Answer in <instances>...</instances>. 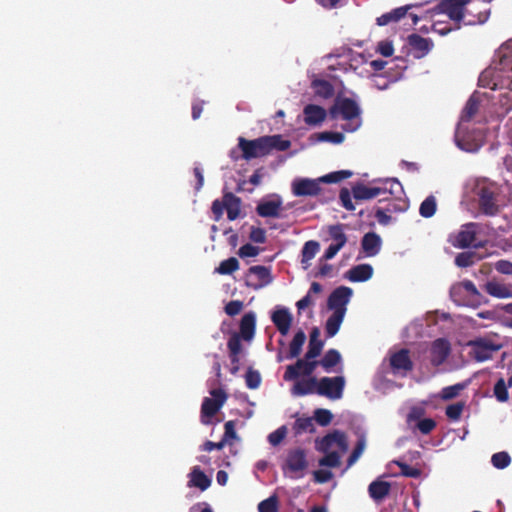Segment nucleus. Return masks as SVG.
Instances as JSON below:
<instances>
[{
	"instance_id": "nucleus-51",
	"label": "nucleus",
	"mask_w": 512,
	"mask_h": 512,
	"mask_svg": "<svg viewBox=\"0 0 512 512\" xmlns=\"http://www.w3.org/2000/svg\"><path fill=\"white\" fill-rule=\"evenodd\" d=\"M491 462L494 467L504 469L510 464L511 458L507 452H498L493 454Z\"/></svg>"
},
{
	"instance_id": "nucleus-59",
	"label": "nucleus",
	"mask_w": 512,
	"mask_h": 512,
	"mask_svg": "<svg viewBox=\"0 0 512 512\" xmlns=\"http://www.w3.org/2000/svg\"><path fill=\"white\" fill-rule=\"evenodd\" d=\"M249 238L254 243L263 244L266 242V231L260 227H252Z\"/></svg>"
},
{
	"instance_id": "nucleus-4",
	"label": "nucleus",
	"mask_w": 512,
	"mask_h": 512,
	"mask_svg": "<svg viewBox=\"0 0 512 512\" xmlns=\"http://www.w3.org/2000/svg\"><path fill=\"white\" fill-rule=\"evenodd\" d=\"M328 114L332 120L341 117L347 121L342 126V129L346 132H355L361 126V109L357 102L351 98H337L329 108Z\"/></svg>"
},
{
	"instance_id": "nucleus-53",
	"label": "nucleus",
	"mask_w": 512,
	"mask_h": 512,
	"mask_svg": "<svg viewBox=\"0 0 512 512\" xmlns=\"http://www.w3.org/2000/svg\"><path fill=\"white\" fill-rule=\"evenodd\" d=\"M259 512H278V501L275 496H271L258 505Z\"/></svg>"
},
{
	"instance_id": "nucleus-36",
	"label": "nucleus",
	"mask_w": 512,
	"mask_h": 512,
	"mask_svg": "<svg viewBox=\"0 0 512 512\" xmlns=\"http://www.w3.org/2000/svg\"><path fill=\"white\" fill-rule=\"evenodd\" d=\"M485 291L496 298H509L512 296V291L509 287L504 284L489 281L485 284Z\"/></svg>"
},
{
	"instance_id": "nucleus-26",
	"label": "nucleus",
	"mask_w": 512,
	"mask_h": 512,
	"mask_svg": "<svg viewBox=\"0 0 512 512\" xmlns=\"http://www.w3.org/2000/svg\"><path fill=\"white\" fill-rule=\"evenodd\" d=\"M361 247L366 256L373 257L377 255L381 248V238L374 232L366 233L361 240Z\"/></svg>"
},
{
	"instance_id": "nucleus-45",
	"label": "nucleus",
	"mask_w": 512,
	"mask_h": 512,
	"mask_svg": "<svg viewBox=\"0 0 512 512\" xmlns=\"http://www.w3.org/2000/svg\"><path fill=\"white\" fill-rule=\"evenodd\" d=\"M352 175L353 172L350 170H339L320 177V181L322 183H338L344 179L350 178Z\"/></svg>"
},
{
	"instance_id": "nucleus-62",
	"label": "nucleus",
	"mask_w": 512,
	"mask_h": 512,
	"mask_svg": "<svg viewBox=\"0 0 512 512\" xmlns=\"http://www.w3.org/2000/svg\"><path fill=\"white\" fill-rule=\"evenodd\" d=\"M435 427L436 422L431 418L422 419L417 423V428L424 435L429 434Z\"/></svg>"
},
{
	"instance_id": "nucleus-21",
	"label": "nucleus",
	"mask_w": 512,
	"mask_h": 512,
	"mask_svg": "<svg viewBox=\"0 0 512 512\" xmlns=\"http://www.w3.org/2000/svg\"><path fill=\"white\" fill-rule=\"evenodd\" d=\"M408 44L414 51L416 58H422L426 56L433 48L432 40L424 38L418 34H411L408 36Z\"/></svg>"
},
{
	"instance_id": "nucleus-41",
	"label": "nucleus",
	"mask_w": 512,
	"mask_h": 512,
	"mask_svg": "<svg viewBox=\"0 0 512 512\" xmlns=\"http://www.w3.org/2000/svg\"><path fill=\"white\" fill-rule=\"evenodd\" d=\"M508 382L506 383L503 378H499L493 387V395L498 402L505 403L509 400Z\"/></svg>"
},
{
	"instance_id": "nucleus-2",
	"label": "nucleus",
	"mask_w": 512,
	"mask_h": 512,
	"mask_svg": "<svg viewBox=\"0 0 512 512\" xmlns=\"http://www.w3.org/2000/svg\"><path fill=\"white\" fill-rule=\"evenodd\" d=\"M501 53L496 70L483 71L479 77V84L483 87H490L492 90L506 88L512 91V76H508L506 80H500L501 73L512 72V42H509Z\"/></svg>"
},
{
	"instance_id": "nucleus-13",
	"label": "nucleus",
	"mask_w": 512,
	"mask_h": 512,
	"mask_svg": "<svg viewBox=\"0 0 512 512\" xmlns=\"http://www.w3.org/2000/svg\"><path fill=\"white\" fill-rule=\"evenodd\" d=\"M271 281L272 277L270 269L262 265H256L249 268L245 284L246 286L257 290L268 285Z\"/></svg>"
},
{
	"instance_id": "nucleus-33",
	"label": "nucleus",
	"mask_w": 512,
	"mask_h": 512,
	"mask_svg": "<svg viewBox=\"0 0 512 512\" xmlns=\"http://www.w3.org/2000/svg\"><path fill=\"white\" fill-rule=\"evenodd\" d=\"M344 229L345 225L341 223L330 225L327 228L328 235L333 240L332 244L338 246L339 249H342L348 240Z\"/></svg>"
},
{
	"instance_id": "nucleus-37",
	"label": "nucleus",
	"mask_w": 512,
	"mask_h": 512,
	"mask_svg": "<svg viewBox=\"0 0 512 512\" xmlns=\"http://www.w3.org/2000/svg\"><path fill=\"white\" fill-rule=\"evenodd\" d=\"M306 341V334L303 330H299L295 333L292 341L289 344V353L287 355L288 359L297 358L301 352L302 347Z\"/></svg>"
},
{
	"instance_id": "nucleus-38",
	"label": "nucleus",
	"mask_w": 512,
	"mask_h": 512,
	"mask_svg": "<svg viewBox=\"0 0 512 512\" xmlns=\"http://www.w3.org/2000/svg\"><path fill=\"white\" fill-rule=\"evenodd\" d=\"M312 88L317 96L324 99H329L334 95V87L327 80L316 79L312 81Z\"/></svg>"
},
{
	"instance_id": "nucleus-19",
	"label": "nucleus",
	"mask_w": 512,
	"mask_h": 512,
	"mask_svg": "<svg viewBox=\"0 0 512 512\" xmlns=\"http://www.w3.org/2000/svg\"><path fill=\"white\" fill-rule=\"evenodd\" d=\"M476 224L469 223L463 226V228L455 236V240L452 242L454 247L465 249L474 244L476 240Z\"/></svg>"
},
{
	"instance_id": "nucleus-10",
	"label": "nucleus",
	"mask_w": 512,
	"mask_h": 512,
	"mask_svg": "<svg viewBox=\"0 0 512 512\" xmlns=\"http://www.w3.org/2000/svg\"><path fill=\"white\" fill-rule=\"evenodd\" d=\"M479 207L480 210L488 216H494L499 212L497 198L499 189L495 184L483 185L479 188Z\"/></svg>"
},
{
	"instance_id": "nucleus-7",
	"label": "nucleus",
	"mask_w": 512,
	"mask_h": 512,
	"mask_svg": "<svg viewBox=\"0 0 512 512\" xmlns=\"http://www.w3.org/2000/svg\"><path fill=\"white\" fill-rule=\"evenodd\" d=\"M471 350L469 355L477 362L492 359L493 355L502 348V344L496 343L490 337H476L466 343Z\"/></svg>"
},
{
	"instance_id": "nucleus-11",
	"label": "nucleus",
	"mask_w": 512,
	"mask_h": 512,
	"mask_svg": "<svg viewBox=\"0 0 512 512\" xmlns=\"http://www.w3.org/2000/svg\"><path fill=\"white\" fill-rule=\"evenodd\" d=\"M344 388L345 378L343 376L322 377L318 381L316 393L320 396L337 400L343 396Z\"/></svg>"
},
{
	"instance_id": "nucleus-49",
	"label": "nucleus",
	"mask_w": 512,
	"mask_h": 512,
	"mask_svg": "<svg viewBox=\"0 0 512 512\" xmlns=\"http://www.w3.org/2000/svg\"><path fill=\"white\" fill-rule=\"evenodd\" d=\"M333 414L330 410L324 408H318L314 411V420L320 426H327L331 423Z\"/></svg>"
},
{
	"instance_id": "nucleus-30",
	"label": "nucleus",
	"mask_w": 512,
	"mask_h": 512,
	"mask_svg": "<svg viewBox=\"0 0 512 512\" xmlns=\"http://www.w3.org/2000/svg\"><path fill=\"white\" fill-rule=\"evenodd\" d=\"M411 5H406L402 7H398L393 9L392 11L382 14L376 19V23L379 26H385L391 22H398L404 16L407 15L408 10L411 8Z\"/></svg>"
},
{
	"instance_id": "nucleus-23",
	"label": "nucleus",
	"mask_w": 512,
	"mask_h": 512,
	"mask_svg": "<svg viewBox=\"0 0 512 512\" xmlns=\"http://www.w3.org/2000/svg\"><path fill=\"white\" fill-rule=\"evenodd\" d=\"M318 381L319 380L316 377H308L297 380L291 389V393L294 396H305L316 393Z\"/></svg>"
},
{
	"instance_id": "nucleus-17",
	"label": "nucleus",
	"mask_w": 512,
	"mask_h": 512,
	"mask_svg": "<svg viewBox=\"0 0 512 512\" xmlns=\"http://www.w3.org/2000/svg\"><path fill=\"white\" fill-rule=\"evenodd\" d=\"M451 352V345L445 338H438L433 341L430 349V361L434 367H439L448 358Z\"/></svg>"
},
{
	"instance_id": "nucleus-40",
	"label": "nucleus",
	"mask_w": 512,
	"mask_h": 512,
	"mask_svg": "<svg viewBox=\"0 0 512 512\" xmlns=\"http://www.w3.org/2000/svg\"><path fill=\"white\" fill-rule=\"evenodd\" d=\"M293 430L295 435H300L302 433H314L315 426L313 423V418L311 417H300L297 418L293 424Z\"/></svg>"
},
{
	"instance_id": "nucleus-27",
	"label": "nucleus",
	"mask_w": 512,
	"mask_h": 512,
	"mask_svg": "<svg viewBox=\"0 0 512 512\" xmlns=\"http://www.w3.org/2000/svg\"><path fill=\"white\" fill-rule=\"evenodd\" d=\"M373 275V267L370 264H359L346 272V278L351 282H365Z\"/></svg>"
},
{
	"instance_id": "nucleus-1",
	"label": "nucleus",
	"mask_w": 512,
	"mask_h": 512,
	"mask_svg": "<svg viewBox=\"0 0 512 512\" xmlns=\"http://www.w3.org/2000/svg\"><path fill=\"white\" fill-rule=\"evenodd\" d=\"M290 146L291 142L283 139L281 135L262 136L253 140L244 137L238 138V147L242 151V158L247 161L264 157L273 150L286 151Z\"/></svg>"
},
{
	"instance_id": "nucleus-57",
	"label": "nucleus",
	"mask_w": 512,
	"mask_h": 512,
	"mask_svg": "<svg viewBox=\"0 0 512 512\" xmlns=\"http://www.w3.org/2000/svg\"><path fill=\"white\" fill-rule=\"evenodd\" d=\"M286 434H287V428L285 426H281L269 434L268 441L271 445L277 446L284 440V438L286 437Z\"/></svg>"
},
{
	"instance_id": "nucleus-34",
	"label": "nucleus",
	"mask_w": 512,
	"mask_h": 512,
	"mask_svg": "<svg viewBox=\"0 0 512 512\" xmlns=\"http://www.w3.org/2000/svg\"><path fill=\"white\" fill-rule=\"evenodd\" d=\"M344 317L345 314L342 309L332 313V315L327 319L325 325V332L327 337H334L338 333Z\"/></svg>"
},
{
	"instance_id": "nucleus-16",
	"label": "nucleus",
	"mask_w": 512,
	"mask_h": 512,
	"mask_svg": "<svg viewBox=\"0 0 512 512\" xmlns=\"http://www.w3.org/2000/svg\"><path fill=\"white\" fill-rule=\"evenodd\" d=\"M319 179L300 178L292 182V192L295 196H317L321 192Z\"/></svg>"
},
{
	"instance_id": "nucleus-50",
	"label": "nucleus",
	"mask_w": 512,
	"mask_h": 512,
	"mask_svg": "<svg viewBox=\"0 0 512 512\" xmlns=\"http://www.w3.org/2000/svg\"><path fill=\"white\" fill-rule=\"evenodd\" d=\"M476 254L474 252H462L455 257V264L458 267H470L474 264Z\"/></svg>"
},
{
	"instance_id": "nucleus-15",
	"label": "nucleus",
	"mask_w": 512,
	"mask_h": 512,
	"mask_svg": "<svg viewBox=\"0 0 512 512\" xmlns=\"http://www.w3.org/2000/svg\"><path fill=\"white\" fill-rule=\"evenodd\" d=\"M352 289L347 286H340L332 291L327 300V306L330 310L342 311L346 313V306L352 296Z\"/></svg>"
},
{
	"instance_id": "nucleus-58",
	"label": "nucleus",
	"mask_w": 512,
	"mask_h": 512,
	"mask_svg": "<svg viewBox=\"0 0 512 512\" xmlns=\"http://www.w3.org/2000/svg\"><path fill=\"white\" fill-rule=\"evenodd\" d=\"M339 199L341 205L348 211H354L355 205L352 202L351 193L347 188H342L340 190Z\"/></svg>"
},
{
	"instance_id": "nucleus-63",
	"label": "nucleus",
	"mask_w": 512,
	"mask_h": 512,
	"mask_svg": "<svg viewBox=\"0 0 512 512\" xmlns=\"http://www.w3.org/2000/svg\"><path fill=\"white\" fill-rule=\"evenodd\" d=\"M375 217H376L377 221L379 222V224H381L383 226L390 224V222L392 220L390 213L388 211H386V209L384 207H377L375 209Z\"/></svg>"
},
{
	"instance_id": "nucleus-18",
	"label": "nucleus",
	"mask_w": 512,
	"mask_h": 512,
	"mask_svg": "<svg viewBox=\"0 0 512 512\" xmlns=\"http://www.w3.org/2000/svg\"><path fill=\"white\" fill-rule=\"evenodd\" d=\"M390 366L395 373L400 371L405 373L412 371L413 362L410 358L409 350L402 348L399 351L392 353L390 356Z\"/></svg>"
},
{
	"instance_id": "nucleus-9",
	"label": "nucleus",
	"mask_w": 512,
	"mask_h": 512,
	"mask_svg": "<svg viewBox=\"0 0 512 512\" xmlns=\"http://www.w3.org/2000/svg\"><path fill=\"white\" fill-rule=\"evenodd\" d=\"M308 467L306 451L302 448L289 450L282 466L284 473H290V477L300 478Z\"/></svg>"
},
{
	"instance_id": "nucleus-28",
	"label": "nucleus",
	"mask_w": 512,
	"mask_h": 512,
	"mask_svg": "<svg viewBox=\"0 0 512 512\" xmlns=\"http://www.w3.org/2000/svg\"><path fill=\"white\" fill-rule=\"evenodd\" d=\"M256 327V316L253 312H248L243 315L240 321V337L245 341L253 339Z\"/></svg>"
},
{
	"instance_id": "nucleus-25",
	"label": "nucleus",
	"mask_w": 512,
	"mask_h": 512,
	"mask_svg": "<svg viewBox=\"0 0 512 512\" xmlns=\"http://www.w3.org/2000/svg\"><path fill=\"white\" fill-rule=\"evenodd\" d=\"M384 197L379 199V202H387V205L384 207L386 211H388L390 214L392 213H400L404 212L408 209L409 203L406 199L400 197V194H383Z\"/></svg>"
},
{
	"instance_id": "nucleus-6",
	"label": "nucleus",
	"mask_w": 512,
	"mask_h": 512,
	"mask_svg": "<svg viewBox=\"0 0 512 512\" xmlns=\"http://www.w3.org/2000/svg\"><path fill=\"white\" fill-rule=\"evenodd\" d=\"M352 194L355 200H370L379 197L383 194H403L401 183L393 178L387 179L383 182L382 186H366L362 183H357L352 187Z\"/></svg>"
},
{
	"instance_id": "nucleus-47",
	"label": "nucleus",
	"mask_w": 512,
	"mask_h": 512,
	"mask_svg": "<svg viewBox=\"0 0 512 512\" xmlns=\"http://www.w3.org/2000/svg\"><path fill=\"white\" fill-rule=\"evenodd\" d=\"M464 408L465 402H456L446 407L445 414L448 419L452 421H458L461 418Z\"/></svg>"
},
{
	"instance_id": "nucleus-5",
	"label": "nucleus",
	"mask_w": 512,
	"mask_h": 512,
	"mask_svg": "<svg viewBox=\"0 0 512 512\" xmlns=\"http://www.w3.org/2000/svg\"><path fill=\"white\" fill-rule=\"evenodd\" d=\"M334 446H337L342 452L348 450L347 437L342 431L334 430L320 440L318 450L326 453V455L319 460L320 466L336 468L340 465V454L336 451L329 452Z\"/></svg>"
},
{
	"instance_id": "nucleus-43",
	"label": "nucleus",
	"mask_w": 512,
	"mask_h": 512,
	"mask_svg": "<svg viewBox=\"0 0 512 512\" xmlns=\"http://www.w3.org/2000/svg\"><path fill=\"white\" fill-rule=\"evenodd\" d=\"M436 209V199L433 195H430L421 203L419 213L424 218H430L435 214Z\"/></svg>"
},
{
	"instance_id": "nucleus-42",
	"label": "nucleus",
	"mask_w": 512,
	"mask_h": 512,
	"mask_svg": "<svg viewBox=\"0 0 512 512\" xmlns=\"http://www.w3.org/2000/svg\"><path fill=\"white\" fill-rule=\"evenodd\" d=\"M479 105H480L479 99L477 97H475L474 95H472L468 99V101L463 109L462 120L470 121L478 112Z\"/></svg>"
},
{
	"instance_id": "nucleus-61",
	"label": "nucleus",
	"mask_w": 512,
	"mask_h": 512,
	"mask_svg": "<svg viewBox=\"0 0 512 512\" xmlns=\"http://www.w3.org/2000/svg\"><path fill=\"white\" fill-rule=\"evenodd\" d=\"M243 309V302L240 300H232L225 305V313L229 316L238 315Z\"/></svg>"
},
{
	"instance_id": "nucleus-56",
	"label": "nucleus",
	"mask_w": 512,
	"mask_h": 512,
	"mask_svg": "<svg viewBox=\"0 0 512 512\" xmlns=\"http://www.w3.org/2000/svg\"><path fill=\"white\" fill-rule=\"evenodd\" d=\"M227 347L229 354H240L242 352L241 337L239 334L234 333L228 340Z\"/></svg>"
},
{
	"instance_id": "nucleus-54",
	"label": "nucleus",
	"mask_w": 512,
	"mask_h": 512,
	"mask_svg": "<svg viewBox=\"0 0 512 512\" xmlns=\"http://www.w3.org/2000/svg\"><path fill=\"white\" fill-rule=\"evenodd\" d=\"M323 341H309L308 350L305 353L307 359H316L323 349Z\"/></svg>"
},
{
	"instance_id": "nucleus-64",
	"label": "nucleus",
	"mask_w": 512,
	"mask_h": 512,
	"mask_svg": "<svg viewBox=\"0 0 512 512\" xmlns=\"http://www.w3.org/2000/svg\"><path fill=\"white\" fill-rule=\"evenodd\" d=\"M495 269L501 274L512 275V262L503 259L499 260L495 263Z\"/></svg>"
},
{
	"instance_id": "nucleus-52",
	"label": "nucleus",
	"mask_w": 512,
	"mask_h": 512,
	"mask_svg": "<svg viewBox=\"0 0 512 512\" xmlns=\"http://www.w3.org/2000/svg\"><path fill=\"white\" fill-rule=\"evenodd\" d=\"M245 382L249 389H257L261 384L260 373L256 370L249 369L245 375Z\"/></svg>"
},
{
	"instance_id": "nucleus-8",
	"label": "nucleus",
	"mask_w": 512,
	"mask_h": 512,
	"mask_svg": "<svg viewBox=\"0 0 512 512\" xmlns=\"http://www.w3.org/2000/svg\"><path fill=\"white\" fill-rule=\"evenodd\" d=\"M210 394L212 398L205 397L201 405V422L205 425L210 424V419L218 413L227 400V394L221 388L213 389Z\"/></svg>"
},
{
	"instance_id": "nucleus-20",
	"label": "nucleus",
	"mask_w": 512,
	"mask_h": 512,
	"mask_svg": "<svg viewBox=\"0 0 512 512\" xmlns=\"http://www.w3.org/2000/svg\"><path fill=\"white\" fill-rule=\"evenodd\" d=\"M271 320L279 333L286 336L292 325L293 317L287 308L282 307L272 313Z\"/></svg>"
},
{
	"instance_id": "nucleus-32",
	"label": "nucleus",
	"mask_w": 512,
	"mask_h": 512,
	"mask_svg": "<svg viewBox=\"0 0 512 512\" xmlns=\"http://www.w3.org/2000/svg\"><path fill=\"white\" fill-rule=\"evenodd\" d=\"M391 485L389 482L376 480L370 483L368 487L369 495L375 501L383 500L390 493Z\"/></svg>"
},
{
	"instance_id": "nucleus-29",
	"label": "nucleus",
	"mask_w": 512,
	"mask_h": 512,
	"mask_svg": "<svg viewBox=\"0 0 512 512\" xmlns=\"http://www.w3.org/2000/svg\"><path fill=\"white\" fill-rule=\"evenodd\" d=\"M189 477V487H197L201 491H205L211 485V479L207 477L205 473L197 466L192 469V471L189 474Z\"/></svg>"
},
{
	"instance_id": "nucleus-14",
	"label": "nucleus",
	"mask_w": 512,
	"mask_h": 512,
	"mask_svg": "<svg viewBox=\"0 0 512 512\" xmlns=\"http://www.w3.org/2000/svg\"><path fill=\"white\" fill-rule=\"evenodd\" d=\"M450 296L455 303L464 305L466 304L465 296H470L475 300L480 297V293L471 280H464L451 287Z\"/></svg>"
},
{
	"instance_id": "nucleus-46",
	"label": "nucleus",
	"mask_w": 512,
	"mask_h": 512,
	"mask_svg": "<svg viewBox=\"0 0 512 512\" xmlns=\"http://www.w3.org/2000/svg\"><path fill=\"white\" fill-rule=\"evenodd\" d=\"M465 387H466V384H464V383H457L455 385L444 387L441 390L440 397L444 401L452 400L455 397H457L459 395V393L463 389H465Z\"/></svg>"
},
{
	"instance_id": "nucleus-39",
	"label": "nucleus",
	"mask_w": 512,
	"mask_h": 512,
	"mask_svg": "<svg viewBox=\"0 0 512 512\" xmlns=\"http://www.w3.org/2000/svg\"><path fill=\"white\" fill-rule=\"evenodd\" d=\"M341 362V354L336 349L326 351L323 358L319 361L320 365L326 372H330L333 367Z\"/></svg>"
},
{
	"instance_id": "nucleus-48",
	"label": "nucleus",
	"mask_w": 512,
	"mask_h": 512,
	"mask_svg": "<svg viewBox=\"0 0 512 512\" xmlns=\"http://www.w3.org/2000/svg\"><path fill=\"white\" fill-rule=\"evenodd\" d=\"M365 447H366V439L364 436H361L357 440V443H356L352 453L348 457V460H347L348 467L352 466L359 459V457L362 455Z\"/></svg>"
},
{
	"instance_id": "nucleus-44",
	"label": "nucleus",
	"mask_w": 512,
	"mask_h": 512,
	"mask_svg": "<svg viewBox=\"0 0 512 512\" xmlns=\"http://www.w3.org/2000/svg\"><path fill=\"white\" fill-rule=\"evenodd\" d=\"M239 269V261L235 257L223 260L216 268V272L221 275H230Z\"/></svg>"
},
{
	"instance_id": "nucleus-60",
	"label": "nucleus",
	"mask_w": 512,
	"mask_h": 512,
	"mask_svg": "<svg viewBox=\"0 0 512 512\" xmlns=\"http://www.w3.org/2000/svg\"><path fill=\"white\" fill-rule=\"evenodd\" d=\"M259 252H260V249L258 247L247 243L239 248L238 255L241 258L255 257L259 254Z\"/></svg>"
},
{
	"instance_id": "nucleus-55",
	"label": "nucleus",
	"mask_w": 512,
	"mask_h": 512,
	"mask_svg": "<svg viewBox=\"0 0 512 512\" xmlns=\"http://www.w3.org/2000/svg\"><path fill=\"white\" fill-rule=\"evenodd\" d=\"M396 465L401 470V475L405 477H411V478H417L420 476L421 472L418 468L412 467L408 465L407 463L401 462V461H394Z\"/></svg>"
},
{
	"instance_id": "nucleus-35",
	"label": "nucleus",
	"mask_w": 512,
	"mask_h": 512,
	"mask_svg": "<svg viewBox=\"0 0 512 512\" xmlns=\"http://www.w3.org/2000/svg\"><path fill=\"white\" fill-rule=\"evenodd\" d=\"M320 244L315 240H309L305 242L302 251H301V263L304 269H307L310 266V261L316 256L319 252Z\"/></svg>"
},
{
	"instance_id": "nucleus-24",
	"label": "nucleus",
	"mask_w": 512,
	"mask_h": 512,
	"mask_svg": "<svg viewBox=\"0 0 512 512\" xmlns=\"http://www.w3.org/2000/svg\"><path fill=\"white\" fill-rule=\"evenodd\" d=\"M281 209L282 201L280 199L268 200L260 202L256 207V212L261 217L281 218Z\"/></svg>"
},
{
	"instance_id": "nucleus-31",
	"label": "nucleus",
	"mask_w": 512,
	"mask_h": 512,
	"mask_svg": "<svg viewBox=\"0 0 512 512\" xmlns=\"http://www.w3.org/2000/svg\"><path fill=\"white\" fill-rule=\"evenodd\" d=\"M225 210L227 211V217L230 221L237 219L240 215L241 200L231 192L224 194Z\"/></svg>"
},
{
	"instance_id": "nucleus-3",
	"label": "nucleus",
	"mask_w": 512,
	"mask_h": 512,
	"mask_svg": "<svg viewBox=\"0 0 512 512\" xmlns=\"http://www.w3.org/2000/svg\"><path fill=\"white\" fill-rule=\"evenodd\" d=\"M471 0H442L437 5V10L440 13L446 14L452 21L455 22V29L461 28V22L464 25H476L483 24L489 18V11H479L477 15H473L472 18L465 20L466 17V5Z\"/></svg>"
},
{
	"instance_id": "nucleus-22",
	"label": "nucleus",
	"mask_w": 512,
	"mask_h": 512,
	"mask_svg": "<svg viewBox=\"0 0 512 512\" xmlns=\"http://www.w3.org/2000/svg\"><path fill=\"white\" fill-rule=\"evenodd\" d=\"M303 115L307 125L316 126L325 120L327 111L319 105L308 104L303 109Z\"/></svg>"
},
{
	"instance_id": "nucleus-12",
	"label": "nucleus",
	"mask_w": 512,
	"mask_h": 512,
	"mask_svg": "<svg viewBox=\"0 0 512 512\" xmlns=\"http://www.w3.org/2000/svg\"><path fill=\"white\" fill-rule=\"evenodd\" d=\"M320 365L315 359H307L306 355L302 359H298L294 364L288 365L283 375L285 381H295L301 375L312 377L316 367Z\"/></svg>"
}]
</instances>
